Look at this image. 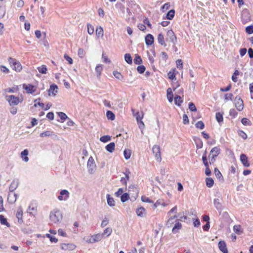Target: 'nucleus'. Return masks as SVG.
<instances>
[{
    "label": "nucleus",
    "instance_id": "obj_1",
    "mask_svg": "<svg viewBox=\"0 0 253 253\" xmlns=\"http://www.w3.org/2000/svg\"><path fill=\"white\" fill-rule=\"evenodd\" d=\"M62 214L58 209H54L51 211L49 214L50 221L54 224L60 222L62 219Z\"/></svg>",
    "mask_w": 253,
    "mask_h": 253
},
{
    "label": "nucleus",
    "instance_id": "obj_2",
    "mask_svg": "<svg viewBox=\"0 0 253 253\" xmlns=\"http://www.w3.org/2000/svg\"><path fill=\"white\" fill-rule=\"evenodd\" d=\"M5 98L10 106L17 105L19 103H21L23 101V97L22 96L17 97L13 95H7L5 96Z\"/></svg>",
    "mask_w": 253,
    "mask_h": 253
},
{
    "label": "nucleus",
    "instance_id": "obj_3",
    "mask_svg": "<svg viewBox=\"0 0 253 253\" xmlns=\"http://www.w3.org/2000/svg\"><path fill=\"white\" fill-rule=\"evenodd\" d=\"M220 153V149L218 147H214L211 150L210 155L209 156V158L210 160V163L212 164L215 161V158L217 157V156Z\"/></svg>",
    "mask_w": 253,
    "mask_h": 253
},
{
    "label": "nucleus",
    "instance_id": "obj_4",
    "mask_svg": "<svg viewBox=\"0 0 253 253\" xmlns=\"http://www.w3.org/2000/svg\"><path fill=\"white\" fill-rule=\"evenodd\" d=\"M166 41L167 42H170L173 44V47L175 48V51H176V48L175 47V44L177 42L176 37L172 30H168L167 33Z\"/></svg>",
    "mask_w": 253,
    "mask_h": 253
},
{
    "label": "nucleus",
    "instance_id": "obj_5",
    "mask_svg": "<svg viewBox=\"0 0 253 253\" xmlns=\"http://www.w3.org/2000/svg\"><path fill=\"white\" fill-rule=\"evenodd\" d=\"M8 61L13 70L17 72H20L22 70V66L20 63L15 59L9 57Z\"/></svg>",
    "mask_w": 253,
    "mask_h": 253
},
{
    "label": "nucleus",
    "instance_id": "obj_6",
    "mask_svg": "<svg viewBox=\"0 0 253 253\" xmlns=\"http://www.w3.org/2000/svg\"><path fill=\"white\" fill-rule=\"evenodd\" d=\"M87 167L88 169V171L90 174H92L96 169V164L94 159L92 156H90L88 158L87 163Z\"/></svg>",
    "mask_w": 253,
    "mask_h": 253
},
{
    "label": "nucleus",
    "instance_id": "obj_7",
    "mask_svg": "<svg viewBox=\"0 0 253 253\" xmlns=\"http://www.w3.org/2000/svg\"><path fill=\"white\" fill-rule=\"evenodd\" d=\"M139 190L134 185H130L128 187V193L133 200H136L138 196Z\"/></svg>",
    "mask_w": 253,
    "mask_h": 253
},
{
    "label": "nucleus",
    "instance_id": "obj_8",
    "mask_svg": "<svg viewBox=\"0 0 253 253\" xmlns=\"http://www.w3.org/2000/svg\"><path fill=\"white\" fill-rule=\"evenodd\" d=\"M153 153L154 154L156 159L158 162H160L162 161L161 156L160 147L158 145H154L152 148Z\"/></svg>",
    "mask_w": 253,
    "mask_h": 253
},
{
    "label": "nucleus",
    "instance_id": "obj_9",
    "mask_svg": "<svg viewBox=\"0 0 253 253\" xmlns=\"http://www.w3.org/2000/svg\"><path fill=\"white\" fill-rule=\"evenodd\" d=\"M235 105L237 109L239 111H241L243 109L244 103L243 101L239 96H236L235 99Z\"/></svg>",
    "mask_w": 253,
    "mask_h": 253
},
{
    "label": "nucleus",
    "instance_id": "obj_10",
    "mask_svg": "<svg viewBox=\"0 0 253 253\" xmlns=\"http://www.w3.org/2000/svg\"><path fill=\"white\" fill-rule=\"evenodd\" d=\"M60 247L62 250L68 251H73L76 248V246L73 243H62Z\"/></svg>",
    "mask_w": 253,
    "mask_h": 253
},
{
    "label": "nucleus",
    "instance_id": "obj_11",
    "mask_svg": "<svg viewBox=\"0 0 253 253\" xmlns=\"http://www.w3.org/2000/svg\"><path fill=\"white\" fill-rule=\"evenodd\" d=\"M70 193L67 190H62L60 192V195L58 196L59 201H66L69 197Z\"/></svg>",
    "mask_w": 253,
    "mask_h": 253
},
{
    "label": "nucleus",
    "instance_id": "obj_12",
    "mask_svg": "<svg viewBox=\"0 0 253 253\" xmlns=\"http://www.w3.org/2000/svg\"><path fill=\"white\" fill-rule=\"evenodd\" d=\"M23 88L28 93H33L37 90V87L31 84H28L27 85L24 84H23Z\"/></svg>",
    "mask_w": 253,
    "mask_h": 253
},
{
    "label": "nucleus",
    "instance_id": "obj_13",
    "mask_svg": "<svg viewBox=\"0 0 253 253\" xmlns=\"http://www.w3.org/2000/svg\"><path fill=\"white\" fill-rule=\"evenodd\" d=\"M17 198V195L14 192H10L8 194L7 201L10 204L14 203Z\"/></svg>",
    "mask_w": 253,
    "mask_h": 253
},
{
    "label": "nucleus",
    "instance_id": "obj_14",
    "mask_svg": "<svg viewBox=\"0 0 253 253\" xmlns=\"http://www.w3.org/2000/svg\"><path fill=\"white\" fill-rule=\"evenodd\" d=\"M16 216L17 218L18 219V222L19 223L21 224V223H23V211H22V207L21 206L18 207V208L17 209L16 214Z\"/></svg>",
    "mask_w": 253,
    "mask_h": 253
},
{
    "label": "nucleus",
    "instance_id": "obj_15",
    "mask_svg": "<svg viewBox=\"0 0 253 253\" xmlns=\"http://www.w3.org/2000/svg\"><path fill=\"white\" fill-rule=\"evenodd\" d=\"M58 86L56 84H52L50 86L49 89L48 90V95L55 96L58 92Z\"/></svg>",
    "mask_w": 253,
    "mask_h": 253
},
{
    "label": "nucleus",
    "instance_id": "obj_16",
    "mask_svg": "<svg viewBox=\"0 0 253 253\" xmlns=\"http://www.w3.org/2000/svg\"><path fill=\"white\" fill-rule=\"evenodd\" d=\"M240 161L244 166L246 167H249L250 166V163L248 161V158L246 155L242 154L240 155Z\"/></svg>",
    "mask_w": 253,
    "mask_h": 253
},
{
    "label": "nucleus",
    "instance_id": "obj_17",
    "mask_svg": "<svg viewBox=\"0 0 253 253\" xmlns=\"http://www.w3.org/2000/svg\"><path fill=\"white\" fill-rule=\"evenodd\" d=\"M177 217L178 215L176 214H175L173 216H170L166 223V226L168 228L171 227L175 222V221H174V219L176 218Z\"/></svg>",
    "mask_w": 253,
    "mask_h": 253
},
{
    "label": "nucleus",
    "instance_id": "obj_18",
    "mask_svg": "<svg viewBox=\"0 0 253 253\" xmlns=\"http://www.w3.org/2000/svg\"><path fill=\"white\" fill-rule=\"evenodd\" d=\"M218 246L219 249L223 253H228V250L224 241H221L219 242Z\"/></svg>",
    "mask_w": 253,
    "mask_h": 253
},
{
    "label": "nucleus",
    "instance_id": "obj_19",
    "mask_svg": "<svg viewBox=\"0 0 253 253\" xmlns=\"http://www.w3.org/2000/svg\"><path fill=\"white\" fill-rule=\"evenodd\" d=\"M182 228V224L179 222V220H175V224L172 229V232L173 233H176L178 232V230L181 229Z\"/></svg>",
    "mask_w": 253,
    "mask_h": 253
},
{
    "label": "nucleus",
    "instance_id": "obj_20",
    "mask_svg": "<svg viewBox=\"0 0 253 253\" xmlns=\"http://www.w3.org/2000/svg\"><path fill=\"white\" fill-rule=\"evenodd\" d=\"M19 185V181L18 179H14L11 182L9 186V192H13L17 188Z\"/></svg>",
    "mask_w": 253,
    "mask_h": 253
},
{
    "label": "nucleus",
    "instance_id": "obj_21",
    "mask_svg": "<svg viewBox=\"0 0 253 253\" xmlns=\"http://www.w3.org/2000/svg\"><path fill=\"white\" fill-rule=\"evenodd\" d=\"M145 40L147 45H151L154 42V37L151 34H148L145 37Z\"/></svg>",
    "mask_w": 253,
    "mask_h": 253
},
{
    "label": "nucleus",
    "instance_id": "obj_22",
    "mask_svg": "<svg viewBox=\"0 0 253 253\" xmlns=\"http://www.w3.org/2000/svg\"><path fill=\"white\" fill-rule=\"evenodd\" d=\"M157 41L159 43H160L161 45L165 47L167 46V44L165 41L164 36L162 33H160L158 35Z\"/></svg>",
    "mask_w": 253,
    "mask_h": 253
},
{
    "label": "nucleus",
    "instance_id": "obj_23",
    "mask_svg": "<svg viewBox=\"0 0 253 253\" xmlns=\"http://www.w3.org/2000/svg\"><path fill=\"white\" fill-rule=\"evenodd\" d=\"M29 154L28 150L27 149H25L21 153V157L22 158V160L25 162H27L29 161V158L28 157V155Z\"/></svg>",
    "mask_w": 253,
    "mask_h": 253
},
{
    "label": "nucleus",
    "instance_id": "obj_24",
    "mask_svg": "<svg viewBox=\"0 0 253 253\" xmlns=\"http://www.w3.org/2000/svg\"><path fill=\"white\" fill-rule=\"evenodd\" d=\"M106 197L108 205L110 207H114L115 206V201L114 198L111 197L109 194H107Z\"/></svg>",
    "mask_w": 253,
    "mask_h": 253
},
{
    "label": "nucleus",
    "instance_id": "obj_25",
    "mask_svg": "<svg viewBox=\"0 0 253 253\" xmlns=\"http://www.w3.org/2000/svg\"><path fill=\"white\" fill-rule=\"evenodd\" d=\"M146 210L144 208L140 207L137 209L136 212L138 216L142 217L145 214Z\"/></svg>",
    "mask_w": 253,
    "mask_h": 253
},
{
    "label": "nucleus",
    "instance_id": "obj_26",
    "mask_svg": "<svg viewBox=\"0 0 253 253\" xmlns=\"http://www.w3.org/2000/svg\"><path fill=\"white\" fill-rule=\"evenodd\" d=\"M213 204L215 206V208L219 211H221L222 209V205L220 203L219 199H215L213 200Z\"/></svg>",
    "mask_w": 253,
    "mask_h": 253
},
{
    "label": "nucleus",
    "instance_id": "obj_27",
    "mask_svg": "<svg viewBox=\"0 0 253 253\" xmlns=\"http://www.w3.org/2000/svg\"><path fill=\"white\" fill-rule=\"evenodd\" d=\"M115 145L114 142H111L106 146V149L107 151L112 153L115 149Z\"/></svg>",
    "mask_w": 253,
    "mask_h": 253
},
{
    "label": "nucleus",
    "instance_id": "obj_28",
    "mask_svg": "<svg viewBox=\"0 0 253 253\" xmlns=\"http://www.w3.org/2000/svg\"><path fill=\"white\" fill-rule=\"evenodd\" d=\"M242 20L243 22L246 23L248 20H250V16L248 12H244L242 15Z\"/></svg>",
    "mask_w": 253,
    "mask_h": 253
},
{
    "label": "nucleus",
    "instance_id": "obj_29",
    "mask_svg": "<svg viewBox=\"0 0 253 253\" xmlns=\"http://www.w3.org/2000/svg\"><path fill=\"white\" fill-rule=\"evenodd\" d=\"M92 237L93 238L95 243L101 241L103 238V235L101 233H98L92 235Z\"/></svg>",
    "mask_w": 253,
    "mask_h": 253
},
{
    "label": "nucleus",
    "instance_id": "obj_30",
    "mask_svg": "<svg viewBox=\"0 0 253 253\" xmlns=\"http://www.w3.org/2000/svg\"><path fill=\"white\" fill-rule=\"evenodd\" d=\"M112 233V229L111 227L106 228L104 231L102 235H103V237H104V236L106 235V237H109Z\"/></svg>",
    "mask_w": 253,
    "mask_h": 253
},
{
    "label": "nucleus",
    "instance_id": "obj_31",
    "mask_svg": "<svg viewBox=\"0 0 253 253\" xmlns=\"http://www.w3.org/2000/svg\"><path fill=\"white\" fill-rule=\"evenodd\" d=\"M214 174L217 179H218L219 180H223V177L220 171L219 170V169L215 168L214 169Z\"/></svg>",
    "mask_w": 253,
    "mask_h": 253
},
{
    "label": "nucleus",
    "instance_id": "obj_32",
    "mask_svg": "<svg viewBox=\"0 0 253 253\" xmlns=\"http://www.w3.org/2000/svg\"><path fill=\"white\" fill-rule=\"evenodd\" d=\"M0 222L2 225H6L7 227L10 226V224L7 222L6 218L2 215H0Z\"/></svg>",
    "mask_w": 253,
    "mask_h": 253
},
{
    "label": "nucleus",
    "instance_id": "obj_33",
    "mask_svg": "<svg viewBox=\"0 0 253 253\" xmlns=\"http://www.w3.org/2000/svg\"><path fill=\"white\" fill-rule=\"evenodd\" d=\"M206 185L207 187L211 188L213 186L214 181L211 178H207L206 179Z\"/></svg>",
    "mask_w": 253,
    "mask_h": 253
},
{
    "label": "nucleus",
    "instance_id": "obj_34",
    "mask_svg": "<svg viewBox=\"0 0 253 253\" xmlns=\"http://www.w3.org/2000/svg\"><path fill=\"white\" fill-rule=\"evenodd\" d=\"M106 116L108 120L113 121L115 118V114L111 111H107L106 112Z\"/></svg>",
    "mask_w": 253,
    "mask_h": 253
},
{
    "label": "nucleus",
    "instance_id": "obj_35",
    "mask_svg": "<svg viewBox=\"0 0 253 253\" xmlns=\"http://www.w3.org/2000/svg\"><path fill=\"white\" fill-rule=\"evenodd\" d=\"M175 11L173 9L169 10L167 14V18L169 20H171L174 16Z\"/></svg>",
    "mask_w": 253,
    "mask_h": 253
},
{
    "label": "nucleus",
    "instance_id": "obj_36",
    "mask_svg": "<svg viewBox=\"0 0 253 253\" xmlns=\"http://www.w3.org/2000/svg\"><path fill=\"white\" fill-rule=\"evenodd\" d=\"M136 118L137 122L140 123V125H142L143 127H144V124L142 121V119L143 118V115L142 116H140V114L138 112L136 114Z\"/></svg>",
    "mask_w": 253,
    "mask_h": 253
},
{
    "label": "nucleus",
    "instance_id": "obj_37",
    "mask_svg": "<svg viewBox=\"0 0 253 253\" xmlns=\"http://www.w3.org/2000/svg\"><path fill=\"white\" fill-rule=\"evenodd\" d=\"M183 100H182L181 97L179 95H176L174 97V102L175 104L178 106H180L181 104L182 103Z\"/></svg>",
    "mask_w": 253,
    "mask_h": 253
},
{
    "label": "nucleus",
    "instance_id": "obj_38",
    "mask_svg": "<svg viewBox=\"0 0 253 253\" xmlns=\"http://www.w3.org/2000/svg\"><path fill=\"white\" fill-rule=\"evenodd\" d=\"M131 154V151L129 149H125L124 151V155L126 160H128L130 158Z\"/></svg>",
    "mask_w": 253,
    "mask_h": 253
},
{
    "label": "nucleus",
    "instance_id": "obj_39",
    "mask_svg": "<svg viewBox=\"0 0 253 253\" xmlns=\"http://www.w3.org/2000/svg\"><path fill=\"white\" fill-rule=\"evenodd\" d=\"M38 71L42 74H46L47 71V68L45 65H42V66L38 67Z\"/></svg>",
    "mask_w": 253,
    "mask_h": 253
},
{
    "label": "nucleus",
    "instance_id": "obj_40",
    "mask_svg": "<svg viewBox=\"0 0 253 253\" xmlns=\"http://www.w3.org/2000/svg\"><path fill=\"white\" fill-rule=\"evenodd\" d=\"M125 60L126 62L128 64H132V58L130 54L126 53L125 55Z\"/></svg>",
    "mask_w": 253,
    "mask_h": 253
},
{
    "label": "nucleus",
    "instance_id": "obj_41",
    "mask_svg": "<svg viewBox=\"0 0 253 253\" xmlns=\"http://www.w3.org/2000/svg\"><path fill=\"white\" fill-rule=\"evenodd\" d=\"M129 193H126L122 194L121 197V201L123 203H124V202H126V201H127L129 198Z\"/></svg>",
    "mask_w": 253,
    "mask_h": 253
},
{
    "label": "nucleus",
    "instance_id": "obj_42",
    "mask_svg": "<svg viewBox=\"0 0 253 253\" xmlns=\"http://www.w3.org/2000/svg\"><path fill=\"white\" fill-rule=\"evenodd\" d=\"M57 114L61 119V122H64L65 121V120L67 118V116L63 112H57Z\"/></svg>",
    "mask_w": 253,
    "mask_h": 253
},
{
    "label": "nucleus",
    "instance_id": "obj_43",
    "mask_svg": "<svg viewBox=\"0 0 253 253\" xmlns=\"http://www.w3.org/2000/svg\"><path fill=\"white\" fill-rule=\"evenodd\" d=\"M109 223V219L108 217H105L104 219L102 220L101 223V227L102 228H104Z\"/></svg>",
    "mask_w": 253,
    "mask_h": 253
},
{
    "label": "nucleus",
    "instance_id": "obj_44",
    "mask_svg": "<svg viewBox=\"0 0 253 253\" xmlns=\"http://www.w3.org/2000/svg\"><path fill=\"white\" fill-rule=\"evenodd\" d=\"M142 62V59L140 56L136 54L135 55V58L134 59V63L135 64H140Z\"/></svg>",
    "mask_w": 253,
    "mask_h": 253
},
{
    "label": "nucleus",
    "instance_id": "obj_45",
    "mask_svg": "<svg viewBox=\"0 0 253 253\" xmlns=\"http://www.w3.org/2000/svg\"><path fill=\"white\" fill-rule=\"evenodd\" d=\"M52 133V132L47 130L40 133V135L42 137H44L51 136Z\"/></svg>",
    "mask_w": 253,
    "mask_h": 253
},
{
    "label": "nucleus",
    "instance_id": "obj_46",
    "mask_svg": "<svg viewBox=\"0 0 253 253\" xmlns=\"http://www.w3.org/2000/svg\"><path fill=\"white\" fill-rule=\"evenodd\" d=\"M241 122L244 126H251L252 124L251 122L246 118H243L241 120Z\"/></svg>",
    "mask_w": 253,
    "mask_h": 253
},
{
    "label": "nucleus",
    "instance_id": "obj_47",
    "mask_svg": "<svg viewBox=\"0 0 253 253\" xmlns=\"http://www.w3.org/2000/svg\"><path fill=\"white\" fill-rule=\"evenodd\" d=\"M216 119L218 123L223 122V115L219 112L216 113L215 115Z\"/></svg>",
    "mask_w": 253,
    "mask_h": 253
},
{
    "label": "nucleus",
    "instance_id": "obj_48",
    "mask_svg": "<svg viewBox=\"0 0 253 253\" xmlns=\"http://www.w3.org/2000/svg\"><path fill=\"white\" fill-rule=\"evenodd\" d=\"M195 126L198 128H200L201 129H204V128L205 127V125H204V123L202 121H198L196 124Z\"/></svg>",
    "mask_w": 253,
    "mask_h": 253
},
{
    "label": "nucleus",
    "instance_id": "obj_49",
    "mask_svg": "<svg viewBox=\"0 0 253 253\" xmlns=\"http://www.w3.org/2000/svg\"><path fill=\"white\" fill-rule=\"evenodd\" d=\"M111 139L110 136L108 135H104L101 136L100 138V140L103 142H106L110 141Z\"/></svg>",
    "mask_w": 253,
    "mask_h": 253
},
{
    "label": "nucleus",
    "instance_id": "obj_50",
    "mask_svg": "<svg viewBox=\"0 0 253 253\" xmlns=\"http://www.w3.org/2000/svg\"><path fill=\"white\" fill-rule=\"evenodd\" d=\"M102 69L103 68L102 65H98L96 66L95 68V71L97 73L98 76H99L101 75Z\"/></svg>",
    "mask_w": 253,
    "mask_h": 253
},
{
    "label": "nucleus",
    "instance_id": "obj_51",
    "mask_svg": "<svg viewBox=\"0 0 253 253\" xmlns=\"http://www.w3.org/2000/svg\"><path fill=\"white\" fill-rule=\"evenodd\" d=\"M239 72L238 70H236L234 72L233 75L232 76V80L234 82L236 83L237 82L238 78H237V76L238 75H239Z\"/></svg>",
    "mask_w": 253,
    "mask_h": 253
},
{
    "label": "nucleus",
    "instance_id": "obj_52",
    "mask_svg": "<svg viewBox=\"0 0 253 253\" xmlns=\"http://www.w3.org/2000/svg\"><path fill=\"white\" fill-rule=\"evenodd\" d=\"M46 236L49 238L50 241L51 242L57 243L58 241V239L57 238H56L54 236H51L49 234H46Z\"/></svg>",
    "mask_w": 253,
    "mask_h": 253
},
{
    "label": "nucleus",
    "instance_id": "obj_53",
    "mask_svg": "<svg viewBox=\"0 0 253 253\" xmlns=\"http://www.w3.org/2000/svg\"><path fill=\"white\" fill-rule=\"evenodd\" d=\"M202 160L203 162V163L205 167H208L209 166V163L207 161V158L206 156V152H205V153L203 154L202 157Z\"/></svg>",
    "mask_w": 253,
    "mask_h": 253
},
{
    "label": "nucleus",
    "instance_id": "obj_54",
    "mask_svg": "<svg viewBox=\"0 0 253 253\" xmlns=\"http://www.w3.org/2000/svg\"><path fill=\"white\" fill-rule=\"evenodd\" d=\"M40 100H41L40 98H39L35 100V101H34V102H35L34 106L35 107H37L38 105H39L42 108L44 107V104L43 103H41L40 102H38V101H40Z\"/></svg>",
    "mask_w": 253,
    "mask_h": 253
},
{
    "label": "nucleus",
    "instance_id": "obj_55",
    "mask_svg": "<svg viewBox=\"0 0 253 253\" xmlns=\"http://www.w3.org/2000/svg\"><path fill=\"white\" fill-rule=\"evenodd\" d=\"M78 56L80 58H83L85 55V51L83 48H79L78 51Z\"/></svg>",
    "mask_w": 253,
    "mask_h": 253
},
{
    "label": "nucleus",
    "instance_id": "obj_56",
    "mask_svg": "<svg viewBox=\"0 0 253 253\" xmlns=\"http://www.w3.org/2000/svg\"><path fill=\"white\" fill-rule=\"evenodd\" d=\"M96 35L97 36H101L102 37L103 36V30L102 27H99V28H97L96 29Z\"/></svg>",
    "mask_w": 253,
    "mask_h": 253
},
{
    "label": "nucleus",
    "instance_id": "obj_57",
    "mask_svg": "<svg viewBox=\"0 0 253 253\" xmlns=\"http://www.w3.org/2000/svg\"><path fill=\"white\" fill-rule=\"evenodd\" d=\"M246 32L248 34H251L253 33V25L247 26L246 28Z\"/></svg>",
    "mask_w": 253,
    "mask_h": 253
},
{
    "label": "nucleus",
    "instance_id": "obj_58",
    "mask_svg": "<svg viewBox=\"0 0 253 253\" xmlns=\"http://www.w3.org/2000/svg\"><path fill=\"white\" fill-rule=\"evenodd\" d=\"M141 200L144 202H146L148 203H153L154 202L150 199L149 198L146 197V196H142L141 197Z\"/></svg>",
    "mask_w": 253,
    "mask_h": 253
},
{
    "label": "nucleus",
    "instance_id": "obj_59",
    "mask_svg": "<svg viewBox=\"0 0 253 253\" xmlns=\"http://www.w3.org/2000/svg\"><path fill=\"white\" fill-rule=\"evenodd\" d=\"M176 66L178 69H181L183 68V62L181 59H178L176 61Z\"/></svg>",
    "mask_w": 253,
    "mask_h": 253
},
{
    "label": "nucleus",
    "instance_id": "obj_60",
    "mask_svg": "<svg viewBox=\"0 0 253 253\" xmlns=\"http://www.w3.org/2000/svg\"><path fill=\"white\" fill-rule=\"evenodd\" d=\"M137 70L140 74H142L145 70V67L143 65L138 66L137 68Z\"/></svg>",
    "mask_w": 253,
    "mask_h": 253
},
{
    "label": "nucleus",
    "instance_id": "obj_61",
    "mask_svg": "<svg viewBox=\"0 0 253 253\" xmlns=\"http://www.w3.org/2000/svg\"><path fill=\"white\" fill-rule=\"evenodd\" d=\"M233 97L232 93H226L224 95V99L226 101L232 100Z\"/></svg>",
    "mask_w": 253,
    "mask_h": 253
},
{
    "label": "nucleus",
    "instance_id": "obj_62",
    "mask_svg": "<svg viewBox=\"0 0 253 253\" xmlns=\"http://www.w3.org/2000/svg\"><path fill=\"white\" fill-rule=\"evenodd\" d=\"M87 32L89 35H91L94 32V28L91 25H87Z\"/></svg>",
    "mask_w": 253,
    "mask_h": 253
},
{
    "label": "nucleus",
    "instance_id": "obj_63",
    "mask_svg": "<svg viewBox=\"0 0 253 253\" xmlns=\"http://www.w3.org/2000/svg\"><path fill=\"white\" fill-rule=\"evenodd\" d=\"M241 226L240 225H234L233 227V230L235 233L237 234H240L241 232H240Z\"/></svg>",
    "mask_w": 253,
    "mask_h": 253
},
{
    "label": "nucleus",
    "instance_id": "obj_64",
    "mask_svg": "<svg viewBox=\"0 0 253 253\" xmlns=\"http://www.w3.org/2000/svg\"><path fill=\"white\" fill-rule=\"evenodd\" d=\"M189 109L191 111H196L197 110V108H196L195 104L193 102H190L189 104Z\"/></svg>",
    "mask_w": 253,
    "mask_h": 253
}]
</instances>
